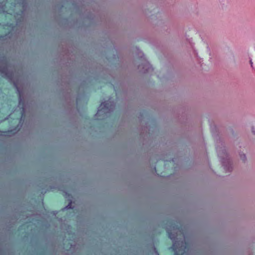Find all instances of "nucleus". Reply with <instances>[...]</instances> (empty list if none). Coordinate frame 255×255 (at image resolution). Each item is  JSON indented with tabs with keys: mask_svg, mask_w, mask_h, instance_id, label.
Here are the masks:
<instances>
[{
	"mask_svg": "<svg viewBox=\"0 0 255 255\" xmlns=\"http://www.w3.org/2000/svg\"><path fill=\"white\" fill-rule=\"evenodd\" d=\"M240 157H241V158L243 161H244V160H245V159H244V158H245V154H241Z\"/></svg>",
	"mask_w": 255,
	"mask_h": 255,
	"instance_id": "4",
	"label": "nucleus"
},
{
	"mask_svg": "<svg viewBox=\"0 0 255 255\" xmlns=\"http://www.w3.org/2000/svg\"><path fill=\"white\" fill-rule=\"evenodd\" d=\"M109 104L106 102L102 103L98 109V112L96 116L100 115L101 114L107 115V114L109 113Z\"/></svg>",
	"mask_w": 255,
	"mask_h": 255,
	"instance_id": "2",
	"label": "nucleus"
},
{
	"mask_svg": "<svg viewBox=\"0 0 255 255\" xmlns=\"http://www.w3.org/2000/svg\"><path fill=\"white\" fill-rule=\"evenodd\" d=\"M167 225V234L169 238L172 240L173 244L170 248H169L173 255H184L188 251V245L184 241L181 242L177 241V235L173 234L172 231L177 233L178 231H180V227H179L175 222L171 220H167L166 223Z\"/></svg>",
	"mask_w": 255,
	"mask_h": 255,
	"instance_id": "1",
	"label": "nucleus"
},
{
	"mask_svg": "<svg viewBox=\"0 0 255 255\" xmlns=\"http://www.w3.org/2000/svg\"><path fill=\"white\" fill-rule=\"evenodd\" d=\"M2 131L0 130V135H1Z\"/></svg>",
	"mask_w": 255,
	"mask_h": 255,
	"instance_id": "8",
	"label": "nucleus"
},
{
	"mask_svg": "<svg viewBox=\"0 0 255 255\" xmlns=\"http://www.w3.org/2000/svg\"><path fill=\"white\" fill-rule=\"evenodd\" d=\"M144 67H143V68H145V71L146 72H148L149 71H150V70H152L153 69L152 68L151 65H150V64L147 62H145L144 63Z\"/></svg>",
	"mask_w": 255,
	"mask_h": 255,
	"instance_id": "3",
	"label": "nucleus"
},
{
	"mask_svg": "<svg viewBox=\"0 0 255 255\" xmlns=\"http://www.w3.org/2000/svg\"><path fill=\"white\" fill-rule=\"evenodd\" d=\"M252 132L254 133V134H255V131H254L253 129L252 130Z\"/></svg>",
	"mask_w": 255,
	"mask_h": 255,
	"instance_id": "7",
	"label": "nucleus"
},
{
	"mask_svg": "<svg viewBox=\"0 0 255 255\" xmlns=\"http://www.w3.org/2000/svg\"><path fill=\"white\" fill-rule=\"evenodd\" d=\"M71 203H72V201L71 200L70 202H69L68 205L66 207L68 208H71Z\"/></svg>",
	"mask_w": 255,
	"mask_h": 255,
	"instance_id": "5",
	"label": "nucleus"
},
{
	"mask_svg": "<svg viewBox=\"0 0 255 255\" xmlns=\"http://www.w3.org/2000/svg\"><path fill=\"white\" fill-rule=\"evenodd\" d=\"M250 63H251V66L253 67V62H252V60H250Z\"/></svg>",
	"mask_w": 255,
	"mask_h": 255,
	"instance_id": "6",
	"label": "nucleus"
}]
</instances>
